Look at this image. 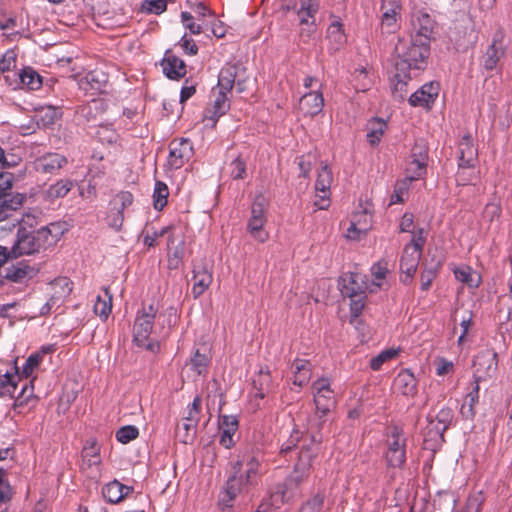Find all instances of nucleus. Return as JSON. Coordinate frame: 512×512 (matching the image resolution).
<instances>
[{
  "label": "nucleus",
  "mask_w": 512,
  "mask_h": 512,
  "mask_svg": "<svg viewBox=\"0 0 512 512\" xmlns=\"http://www.w3.org/2000/svg\"><path fill=\"white\" fill-rule=\"evenodd\" d=\"M143 9L149 13L161 14L167 9L166 0H145Z\"/></svg>",
  "instance_id": "obj_61"
},
{
  "label": "nucleus",
  "mask_w": 512,
  "mask_h": 512,
  "mask_svg": "<svg viewBox=\"0 0 512 512\" xmlns=\"http://www.w3.org/2000/svg\"><path fill=\"white\" fill-rule=\"evenodd\" d=\"M310 366L309 361L303 359H296L293 362L292 367L295 368L293 379L294 385L302 387L308 383L311 376Z\"/></svg>",
  "instance_id": "obj_29"
},
{
  "label": "nucleus",
  "mask_w": 512,
  "mask_h": 512,
  "mask_svg": "<svg viewBox=\"0 0 512 512\" xmlns=\"http://www.w3.org/2000/svg\"><path fill=\"white\" fill-rule=\"evenodd\" d=\"M324 505V495L321 493L315 494L308 499L299 509V512H321Z\"/></svg>",
  "instance_id": "obj_48"
},
{
  "label": "nucleus",
  "mask_w": 512,
  "mask_h": 512,
  "mask_svg": "<svg viewBox=\"0 0 512 512\" xmlns=\"http://www.w3.org/2000/svg\"><path fill=\"white\" fill-rule=\"evenodd\" d=\"M395 70L398 76L412 78L411 71L423 70L430 55V45L410 36L399 39L394 47Z\"/></svg>",
  "instance_id": "obj_3"
},
{
  "label": "nucleus",
  "mask_w": 512,
  "mask_h": 512,
  "mask_svg": "<svg viewBox=\"0 0 512 512\" xmlns=\"http://www.w3.org/2000/svg\"><path fill=\"white\" fill-rule=\"evenodd\" d=\"M381 10L383 11L382 26L387 27L388 32L390 33L396 27V16L399 14L400 10L394 9L393 12L387 11V8H381Z\"/></svg>",
  "instance_id": "obj_62"
},
{
  "label": "nucleus",
  "mask_w": 512,
  "mask_h": 512,
  "mask_svg": "<svg viewBox=\"0 0 512 512\" xmlns=\"http://www.w3.org/2000/svg\"><path fill=\"white\" fill-rule=\"evenodd\" d=\"M139 435V430L133 425L123 426L116 432V439L122 443L127 444L130 441L136 439Z\"/></svg>",
  "instance_id": "obj_49"
},
{
  "label": "nucleus",
  "mask_w": 512,
  "mask_h": 512,
  "mask_svg": "<svg viewBox=\"0 0 512 512\" xmlns=\"http://www.w3.org/2000/svg\"><path fill=\"white\" fill-rule=\"evenodd\" d=\"M169 164L175 168H181L193 156V144L188 138L174 139L169 144Z\"/></svg>",
  "instance_id": "obj_11"
},
{
  "label": "nucleus",
  "mask_w": 512,
  "mask_h": 512,
  "mask_svg": "<svg viewBox=\"0 0 512 512\" xmlns=\"http://www.w3.org/2000/svg\"><path fill=\"white\" fill-rule=\"evenodd\" d=\"M242 461L233 465V474L229 476L218 496V507L221 511L232 508L237 495L249 486L244 483Z\"/></svg>",
  "instance_id": "obj_5"
},
{
  "label": "nucleus",
  "mask_w": 512,
  "mask_h": 512,
  "mask_svg": "<svg viewBox=\"0 0 512 512\" xmlns=\"http://www.w3.org/2000/svg\"><path fill=\"white\" fill-rule=\"evenodd\" d=\"M324 106V98L321 92L312 91L304 94L299 102L300 110L304 115L315 116L319 114Z\"/></svg>",
  "instance_id": "obj_20"
},
{
  "label": "nucleus",
  "mask_w": 512,
  "mask_h": 512,
  "mask_svg": "<svg viewBox=\"0 0 512 512\" xmlns=\"http://www.w3.org/2000/svg\"><path fill=\"white\" fill-rule=\"evenodd\" d=\"M67 164V158L58 153H47L35 161L36 170L42 173H55Z\"/></svg>",
  "instance_id": "obj_19"
},
{
  "label": "nucleus",
  "mask_w": 512,
  "mask_h": 512,
  "mask_svg": "<svg viewBox=\"0 0 512 512\" xmlns=\"http://www.w3.org/2000/svg\"><path fill=\"white\" fill-rule=\"evenodd\" d=\"M271 383H272V378H271L269 370L267 369L264 371L263 369H261L259 371L257 378H255L253 380V386H254L255 390L257 391L255 396L260 399H263L266 396V393L268 392V390L271 386Z\"/></svg>",
  "instance_id": "obj_33"
},
{
  "label": "nucleus",
  "mask_w": 512,
  "mask_h": 512,
  "mask_svg": "<svg viewBox=\"0 0 512 512\" xmlns=\"http://www.w3.org/2000/svg\"><path fill=\"white\" fill-rule=\"evenodd\" d=\"M47 238L41 228L30 230L24 226H19L16 233V240L11 247V253L14 257L31 255L39 253L42 249H47Z\"/></svg>",
  "instance_id": "obj_4"
},
{
  "label": "nucleus",
  "mask_w": 512,
  "mask_h": 512,
  "mask_svg": "<svg viewBox=\"0 0 512 512\" xmlns=\"http://www.w3.org/2000/svg\"><path fill=\"white\" fill-rule=\"evenodd\" d=\"M41 361H42V354H40V353L31 354L27 358L25 364L22 367V371H21L22 376H24L25 379H28L31 376V374L33 373L34 369L39 366Z\"/></svg>",
  "instance_id": "obj_53"
},
{
  "label": "nucleus",
  "mask_w": 512,
  "mask_h": 512,
  "mask_svg": "<svg viewBox=\"0 0 512 512\" xmlns=\"http://www.w3.org/2000/svg\"><path fill=\"white\" fill-rule=\"evenodd\" d=\"M13 496V491L8 480L4 478V470L0 468V503H8Z\"/></svg>",
  "instance_id": "obj_57"
},
{
  "label": "nucleus",
  "mask_w": 512,
  "mask_h": 512,
  "mask_svg": "<svg viewBox=\"0 0 512 512\" xmlns=\"http://www.w3.org/2000/svg\"><path fill=\"white\" fill-rule=\"evenodd\" d=\"M248 81L247 69L242 63H227L220 70L217 83L218 90H212L215 99L212 101L211 107L205 110V117L217 122L230 109L227 93L231 92L234 86L238 93L245 92Z\"/></svg>",
  "instance_id": "obj_2"
},
{
  "label": "nucleus",
  "mask_w": 512,
  "mask_h": 512,
  "mask_svg": "<svg viewBox=\"0 0 512 512\" xmlns=\"http://www.w3.org/2000/svg\"><path fill=\"white\" fill-rule=\"evenodd\" d=\"M385 461L389 468H403L406 462V450H387L385 452Z\"/></svg>",
  "instance_id": "obj_45"
},
{
  "label": "nucleus",
  "mask_w": 512,
  "mask_h": 512,
  "mask_svg": "<svg viewBox=\"0 0 512 512\" xmlns=\"http://www.w3.org/2000/svg\"><path fill=\"white\" fill-rule=\"evenodd\" d=\"M498 316L500 319L512 320V286H510V294L499 299Z\"/></svg>",
  "instance_id": "obj_46"
},
{
  "label": "nucleus",
  "mask_w": 512,
  "mask_h": 512,
  "mask_svg": "<svg viewBox=\"0 0 512 512\" xmlns=\"http://www.w3.org/2000/svg\"><path fill=\"white\" fill-rule=\"evenodd\" d=\"M246 466L247 469L245 474H243L244 483L252 486L257 482L259 462L255 457H251Z\"/></svg>",
  "instance_id": "obj_50"
},
{
  "label": "nucleus",
  "mask_w": 512,
  "mask_h": 512,
  "mask_svg": "<svg viewBox=\"0 0 512 512\" xmlns=\"http://www.w3.org/2000/svg\"><path fill=\"white\" fill-rule=\"evenodd\" d=\"M105 297H97L94 304V312L103 319H107L112 310V295L109 294L107 288L104 289Z\"/></svg>",
  "instance_id": "obj_39"
},
{
  "label": "nucleus",
  "mask_w": 512,
  "mask_h": 512,
  "mask_svg": "<svg viewBox=\"0 0 512 512\" xmlns=\"http://www.w3.org/2000/svg\"><path fill=\"white\" fill-rule=\"evenodd\" d=\"M73 181L70 179H61L52 184L44 192L45 199L53 202L56 199L65 197L72 189Z\"/></svg>",
  "instance_id": "obj_26"
},
{
  "label": "nucleus",
  "mask_w": 512,
  "mask_h": 512,
  "mask_svg": "<svg viewBox=\"0 0 512 512\" xmlns=\"http://www.w3.org/2000/svg\"><path fill=\"white\" fill-rule=\"evenodd\" d=\"M109 81V75L102 70L95 69L88 72L80 81V87L85 90L93 91L95 93L104 92L105 87Z\"/></svg>",
  "instance_id": "obj_18"
},
{
  "label": "nucleus",
  "mask_w": 512,
  "mask_h": 512,
  "mask_svg": "<svg viewBox=\"0 0 512 512\" xmlns=\"http://www.w3.org/2000/svg\"><path fill=\"white\" fill-rule=\"evenodd\" d=\"M396 356L397 351L395 349L384 350L370 360V368L374 371H378L385 362L395 358Z\"/></svg>",
  "instance_id": "obj_52"
},
{
  "label": "nucleus",
  "mask_w": 512,
  "mask_h": 512,
  "mask_svg": "<svg viewBox=\"0 0 512 512\" xmlns=\"http://www.w3.org/2000/svg\"><path fill=\"white\" fill-rule=\"evenodd\" d=\"M133 195L129 191H121L115 195V197L110 201V206L115 211H120L121 213L124 210L131 206L133 203Z\"/></svg>",
  "instance_id": "obj_44"
},
{
  "label": "nucleus",
  "mask_w": 512,
  "mask_h": 512,
  "mask_svg": "<svg viewBox=\"0 0 512 512\" xmlns=\"http://www.w3.org/2000/svg\"><path fill=\"white\" fill-rule=\"evenodd\" d=\"M33 380L25 379L19 393L16 396L14 403V409L29 404L31 401H35Z\"/></svg>",
  "instance_id": "obj_32"
},
{
  "label": "nucleus",
  "mask_w": 512,
  "mask_h": 512,
  "mask_svg": "<svg viewBox=\"0 0 512 512\" xmlns=\"http://www.w3.org/2000/svg\"><path fill=\"white\" fill-rule=\"evenodd\" d=\"M201 403H202L201 397L199 395H197L194 398L192 404L190 406H188L187 416L184 418L185 421H188V422L198 425L199 415H200V411H201Z\"/></svg>",
  "instance_id": "obj_55"
},
{
  "label": "nucleus",
  "mask_w": 512,
  "mask_h": 512,
  "mask_svg": "<svg viewBox=\"0 0 512 512\" xmlns=\"http://www.w3.org/2000/svg\"><path fill=\"white\" fill-rule=\"evenodd\" d=\"M197 432V424L185 421L176 427V437L184 444L193 443Z\"/></svg>",
  "instance_id": "obj_34"
},
{
  "label": "nucleus",
  "mask_w": 512,
  "mask_h": 512,
  "mask_svg": "<svg viewBox=\"0 0 512 512\" xmlns=\"http://www.w3.org/2000/svg\"><path fill=\"white\" fill-rule=\"evenodd\" d=\"M342 27L343 25L339 21H335L327 29V37L335 44V50H338L346 42V36Z\"/></svg>",
  "instance_id": "obj_38"
},
{
  "label": "nucleus",
  "mask_w": 512,
  "mask_h": 512,
  "mask_svg": "<svg viewBox=\"0 0 512 512\" xmlns=\"http://www.w3.org/2000/svg\"><path fill=\"white\" fill-rule=\"evenodd\" d=\"M25 200V194L14 192L13 189L0 194V222L10 217L13 211L20 209Z\"/></svg>",
  "instance_id": "obj_17"
},
{
  "label": "nucleus",
  "mask_w": 512,
  "mask_h": 512,
  "mask_svg": "<svg viewBox=\"0 0 512 512\" xmlns=\"http://www.w3.org/2000/svg\"><path fill=\"white\" fill-rule=\"evenodd\" d=\"M475 178V168H460V166L458 165V171L456 174V181L458 185H467Z\"/></svg>",
  "instance_id": "obj_60"
},
{
  "label": "nucleus",
  "mask_w": 512,
  "mask_h": 512,
  "mask_svg": "<svg viewBox=\"0 0 512 512\" xmlns=\"http://www.w3.org/2000/svg\"><path fill=\"white\" fill-rule=\"evenodd\" d=\"M439 90L440 85L438 82L431 81L425 83L409 97V104L413 107L431 109L438 97Z\"/></svg>",
  "instance_id": "obj_12"
},
{
  "label": "nucleus",
  "mask_w": 512,
  "mask_h": 512,
  "mask_svg": "<svg viewBox=\"0 0 512 512\" xmlns=\"http://www.w3.org/2000/svg\"><path fill=\"white\" fill-rule=\"evenodd\" d=\"M472 385V390L466 395L460 408V413L465 419H472L476 414L474 407L479 402V377H474Z\"/></svg>",
  "instance_id": "obj_23"
},
{
  "label": "nucleus",
  "mask_w": 512,
  "mask_h": 512,
  "mask_svg": "<svg viewBox=\"0 0 512 512\" xmlns=\"http://www.w3.org/2000/svg\"><path fill=\"white\" fill-rule=\"evenodd\" d=\"M386 126V122L382 119H375L370 123L369 131L367 132V140L372 146L380 142Z\"/></svg>",
  "instance_id": "obj_40"
},
{
  "label": "nucleus",
  "mask_w": 512,
  "mask_h": 512,
  "mask_svg": "<svg viewBox=\"0 0 512 512\" xmlns=\"http://www.w3.org/2000/svg\"><path fill=\"white\" fill-rule=\"evenodd\" d=\"M506 47L503 44L502 34L496 33L491 44L480 59V66L486 72L501 70V63L505 57Z\"/></svg>",
  "instance_id": "obj_8"
},
{
  "label": "nucleus",
  "mask_w": 512,
  "mask_h": 512,
  "mask_svg": "<svg viewBox=\"0 0 512 512\" xmlns=\"http://www.w3.org/2000/svg\"><path fill=\"white\" fill-rule=\"evenodd\" d=\"M231 177L234 180L244 179L246 177V162L241 158H235L231 164Z\"/></svg>",
  "instance_id": "obj_56"
},
{
  "label": "nucleus",
  "mask_w": 512,
  "mask_h": 512,
  "mask_svg": "<svg viewBox=\"0 0 512 512\" xmlns=\"http://www.w3.org/2000/svg\"><path fill=\"white\" fill-rule=\"evenodd\" d=\"M407 439L403 431L398 426H393L390 429V435L387 440V450H406Z\"/></svg>",
  "instance_id": "obj_35"
},
{
  "label": "nucleus",
  "mask_w": 512,
  "mask_h": 512,
  "mask_svg": "<svg viewBox=\"0 0 512 512\" xmlns=\"http://www.w3.org/2000/svg\"><path fill=\"white\" fill-rule=\"evenodd\" d=\"M453 419L454 412L450 407H442L436 414L430 412L427 416L428 425L425 436L434 441L444 442V433L452 424Z\"/></svg>",
  "instance_id": "obj_6"
},
{
  "label": "nucleus",
  "mask_w": 512,
  "mask_h": 512,
  "mask_svg": "<svg viewBox=\"0 0 512 512\" xmlns=\"http://www.w3.org/2000/svg\"><path fill=\"white\" fill-rule=\"evenodd\" d=\"M156 314L157 308L152 304L147 307L143 306L142 310L138 312L133 328V342L137 346H142L148 341L153 329Z\"/></svg>",
  "instance_id": "obj_7"
},
{
  "label": "nucleus",
  "mask_w": 512,
  "mask_h": 512,
  "mask_svg": "<svg viewBox=\"0 0 512 512\" xmlns=\"http://www.w3.org/2000/svg\"><path fill=\"white\" fill-rule=\"evenodd\" d=\"M422 252L423 251H418L415 250V248H412V245H405L400 260V270L405 275L401 278L403 284L408 285L411 283L412 278L417 271Z\"/></svg>",
  "instance_id": "obj_13"
},
{
  "label": "nucleus",
  "mask_w": 512,
  "mask_h": 512,
  "mask_svg": "<svg viewBox=\"0 0 512 512\" xmlns=\"http://www.w3.org/2000/svg\"><path fill=\"white\" fill-rule=\"evenodd\" d=\"M454 275L455 278L462 282L467 284L470 287H477L478 282H474L473 276L471 274V268L470 267H464V268H455L454 269Z\"/></svg>",
  "instance_id": "obj_58"
},
{
  "label": "nucleus",
  "mask_w": 512,
  "mask_h": 512,
  "mask_svg": "<svg viewBox=\"0 0 512 512\" xmlns=\"http://www.w3.org/2000/svg\"><path fill=\"white\" fill-rule=\"evenodd\" d=\"M316 412L327 415L335 405L333 391L314 395Z\"/></svg>",
  "instance_id": "obj_37"
},
{
  "label": "nucleus",
  "mask_w": 512,
  "mask_h": 512,
  "mask_svg": "<svg viewBox=\"0 0 512 512\" xmlns=\"http://www.w3.org/2000/svg\"><path fill=\"white\" fill-rule=\"evenodd\" d=\"M168 196L169 190L167 185L162 181H157L153 194L154 208L161 211L167 205Z\"/></svg>",
  "instance_id": "obj_41"
},
{
  "label": "nucleus",
  "mask_w": 512,
  "mask_h": 512,
  "mask_svg": "<svg viewBox=\"0 0 512 512\" xmlns=\"http://www.w3.org/2000/svg\"><path fill=\"white\" fill-rule=\"evenodd\" d=\"M394 384L403 395H412L416 389V379L408 371L399 373L395 378Z\"/></svg>",
  "instance_id": "obj_30"
},
{
  "label": "nucleus",
  "mask_w": 512,
  "mask_h": 512,
  "mask_svg": "<svg viewBox=\"0 0 512 512\" xmlns=\"http://www.w3.org/2000/svg\"><path fill=\"white\" fill-rule=\"evenodd\" d=\"M20 84L28 90H38L42 86V77L31 67H25L18 73Z\"/></svg>",
  "instance_id": "obj_27"
},
{
  "label": "nucleus",
  "mask_w": 512,
  "mask_h": 512,
  "mask_svg": "<svg viewBox=\"0 0 512 512\" xmlns=\"http://www.w3.org/2000/svg\"><path fill=\"white\" fill-rule=\"evenodd\" d=\"M181 20L184 24L185 28L189 29V31L194 35H199L203 32V28L200 24H196L193 21V16L189 12L181 13Z\"/></svg>",
  "instance_id": "obj_64"
},
{
  "label": "nucleus",
  "mask_w": 512,
  "mask_h": 512,
  "mask_svg": "<svg viewBox=\"0 0 512 512\" xmlns=\"http://www.w3.org/2000/svg\"><path fill=\"white\" fill-rule=\"evenodd\" d=\"M123 488L124 484L118 480H113L103 486L102 495L108 503L117 504L124 500V496L122 494Z\"/></svg>",
  "instance_id": "obj_28"
},
{
  "label": "nucleus",
  "mask_w": 512,
  "mask_h": 512,
  "mask_svg": "<svg viewBox=\"0 0 512 512\" xmlns=\"http://www.w3.org/2000/svg\"><path fill=\"white\" fill-rule=\"evenodd\" d=\"M192 295L199 298L212 283V274L204 266H195L193 269Z\"/></svg>",
  "instance_id": "obj_21"
},
{
  "label": "nucleus",
  "mask_w": 512,
  "mask_h": 512,
  "mask_svg": "<svg viewBox=\"0 0 512 512\" xmlns=\"http://www.w3.org/2000/svg\"><path fill=\"white\" fill-rule=\"evenodd\" d=\"M411 22L414 31L411 37L430 45L436 25L434 19L427 12L419 10L413 14Z\"/></svg>",
  "instance_id": "obj_10"
},
{
  "label": "nucleus",
  "mask_w": 512,
  "mask_h": 512,
  "mask_svg": "<svg viewBox=\"0 0 512 512\" xmlns=\"http://www.w3.org/2000/svg\"><path fill=\"white\" fill-rule=\"evenodd\" d=\"M332 171L328 167L327 164L321 166V169L318 173L316 182H315V189L317 191H321L326 194V192L330 189L331 183H332Z\"/></svg>",
  "instance_id": "obj_43"
},
{
  "label": "nucleus",
  "mask_w": 512,
  "mask_h": 512,
  "mask_svg": "<svg viewBox=\"0 0 512 512\" xmlns=\"http://www.w3.org/2000/svg\"><path fill=\"white\" fill-rule=\"evenodd\" d=\"M340 292L344 297L353 298L364 294L367 288L366 282L360 273L349 272L339 279Z\"/></svg>",
  "instance_id": "obj_14"
},
{
  "label": "nucleus",
  "mask_w": 512,
  "mask_h": 512,
  "mask_svg": "<svg viewBox=\"0 0 512 512\" xmlns=\"http://www.w3.org/2000/svg\"><path fill=\"white\" fill-rule=\"evenodd\" d=\"M265 198L263 196H257L251 207V217L252 219H260L265 217Z\"/></svg>",
  "instance_id": "obj_63"
},
{
  "label": "nucleus",
  "mask_w": 512,
  "mask_h": 512,
  "mask_svg": "<svg viewBox=\"0 0 512 512\" xmlns=\"http://www.w3.org/2000/svg\"><path fill=\"white\" fill-rule=\"evenodd\" d=\"M17 377L19 378L18 381L15 380V376H11L9 374L4 375V380H0V396L8 395L9 397L16 399V391L22 382L18 371Z\"/></svg>",
  "instance_id": "obj_36"
},
{
  "label": "nucleus",
  "mask_w": 512,
  "mask_h": 512,
  "mask_svg": "<svg viewBox=\"0 0 512 512\" xmlns=\"http://www.w3.org/2000/svg\"><path fill=\"white\" fill-rule=\"evenodd\" d=\"M210 362V358L207 354L201 353L200 349H196L194 355L190 359V363L193 367V369L198 373L201 374L202 370L208 366Z\"/></svg>",
  "instance_id": "obj_54"
},
{
  "label": "nucleus",
  "mask_w": 512,
  "mask_h": 512,
  "mask_svg": "<svg viewBox=\"0 0 512 512\" xmlns=\"http://www.w3.org/2000/svg\"><path fill=\"white\" fill-rule=\"evenodd\" d=\"M160 65L165 76L171 80H179L183 78L187 72L185 62L174 55L171 50L165 52Z\"/></svg>",
  "instance_id": "obj_16"
},
{
  "label": "nucleus",
  "mask_w": 512,
  "mask_h": 512,
  "mask_svg": "<svg viewBox=\"0 0 512 512\" xmlns=\"http://www.w3.org/2000/svg\"><path fill=\"white\" fill-rule=\"evenodd\" d=\"M442 266V261H432L430 265L424 263V269L421 272V289L423 291L429 290L433 280L436 278L437 273Z\"/></svg>",
  "instance_id": "obj_31"
},
{
  "label": "nucleus",
  "mask_w": 512,
  "mask_h": 512,
  "mask_svg": "<svg viewBox=\"0 0 512 512\" xmlns=\"http://www.w3.org/2000/svg\"><path fill=\"white\" fill-rule=\"evenodd\" d=\"M36 270L26 264L24 261L17 262L15 265L5 268L4 278L12 282L21 283L25 278H32Z\"/></svg>",
  "instance_id": "obj_22"
},
{
  "label": "nucleus",
  "mask_w": 512,
  "mask_h": 512,
  "mask_svg": "<svg viewBox=\"0 0 512 512\" xmlns=\"http://www.w3.org/2000/svg\"><path fill=\"white\" fill-rule=\"evenodd\" d=\"M106 221L109 227L116 231H120L124 222V214L118 210L115 211L114 209L110 208V211L106 217Z\"/></svg>",
  "instance_id": "obj_59"
},
{
  "label": "nucleus",
  "mask_w": 512,
  "mask_h": 512,
  "mask_svg": "<svg viewBox=\"0 0 512 512\" xmlns=\"http://www.w3.org/2000/svg\"><path fill=\"white\" fill-rule=\"evenodd\" d=\"M42 232H45L48 246L54 245L60 237L64 234V224L61 222H53L47 226L41 227Z\"/></svg>",
  "instance_id": "obj_42"
},
{
  "label": "nucleus",
  "mask_w": 512,
  "mask_h": 512,
  "mask_svg": "<svg viewBox=\"0 0 512 512\" xmlns=\"http://www.w3.org/2000/svg\"><path fill=\"white\" fill-rule=\"evenodd\" d=\"M266 222V218L252 219L248 221V231L250 234L260 242H264L267 239V234L263 233L262 228Z\"/></svg>",
  "instance_id": "obj_47"
},
{
  "label": "nucleus",
  "mask_w": 512,
  "mask_h": 512,
  "mask_svg": "<svg viewBox=\"0 0 512 512\" xmlns=\"http://www.w3.org/2000/svg\"><path fill=\"white\" fill-rule=\"evenodd\" d=\"M409 80H411V78H406L403 75L398 76V71H396L393 79V81H395L393 86V95L396 99L400 101L404 100L407 93V83Z\"/></svg>",
  "instance_id": "obj_51"
},
{
  "label": "nucleus",
  "mask_w": 512,
  "mask_h": 512,
  "mask_svg": "<svg viewBox=\"0 0 512 512\" xmlns=\"http://www.w3.org/2000/svg\"><path fill=\"white\" fill-rule=\"evenodd\" d=\"M411 160L407 164V179L414 181L426 174L428 162V147L422 141H416L411 149Z\"/></svg>",
  "instance_id": "obj_9"
},
{
  "label": "nucleus",
  "mask_w": 512,
  "mask_h": 512,
  "mask_svg": "<svg viewBox=\"0 0 512 512\" xmlns=\"http://www.w3.org/2000/svg\"><path fill=\"white\" fill-rule=\"evenodd\" d=\"M458 162L460 168H475L478 163V149L470 134H465L459 142Z\"/></svg>",
  "instance_id": "obj_15"
},
{
  "label": "nucleus",
  "mask_w": 512,
  "mask_h": 512,
  "mask_svg": "<svg viewBox=\"0 0 512 512\" xmlns=\"http://www.w3.org/2000/svg\"><path fill=\"white\" fill-rule=\"evenodd\" d=\"M36 123L39 127L53 126L62 117V111L53 106L41 107L37 110Z\"/></svg>",
  "instance_id": "obj_24"
},
{
  "label": "nucleus",
  "mask_w": 512,
  "mask_h": 512,
  "mask_svg": "<svg viewBox=\"0 0 512 512\" xmlns=\"http://www.w3.org/2000/svg\"><path fill=\"white\" fill-rule=\"evenodd\" d=\"M322 434L312 433L309 438L300 439L296 431L290 439L282 444L280 454L294 461L293 470L272 494V499L282 503L289 502L301 493V485L308 480L313 469V461L321 450Z\"/></svg>",
  "instance_id": "obj_1"
},
{
  "label": "nucleus",
  "mask_w": 512,
  "mask_h": 512,
  "mask_svg": "<svg viewBox=\"0 0 512 512\" xmlns=\"http://www.w3.org/2000/svg\"><path fill=\"white\" fill-rule=\"evenodd\" d=\"M369 227L367 211L363 210L361 212H357L353 215L350 227L347 229L348 237L351 239H357L360 234L365 235L369 230Z\"/></svg>",
  "instance_id": "obj_25"
}]
</instances>
